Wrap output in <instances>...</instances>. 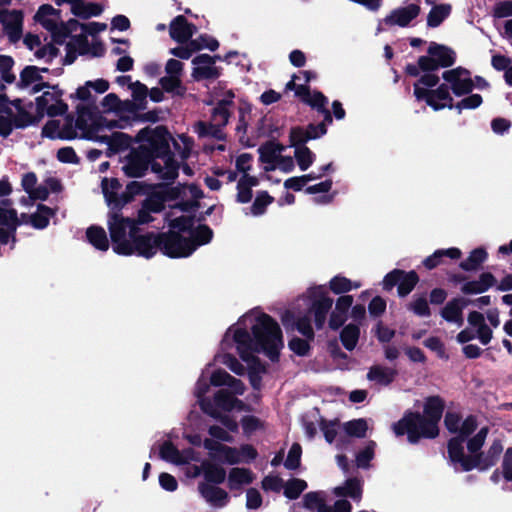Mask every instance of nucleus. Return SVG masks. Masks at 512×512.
I'll return each instance as SVG.
<instances>
[{"label":"nucleus","instance_id":"obj_30","mask_svg":"<svg viewBox=\"0 0 512 512\" xmlns=\"http://www.w3.org/2000/svg\"><path fill=\"white\" fill-rule=\"evenodd\" d=\"M133 254L143 256L145 258H151L160 248V235L146 234L139 236L138 233L134 237L132 243Z\"/></svg>","mask_w":512,"mask_h":512},{"label":"nucleus","instance_id":"obj_1","mask_svg":"<svg viewBox=\"0 0 512 512\" xmlns=\"http://www.w3.org/2000/svg\"><path fill=\"white\" fill-rule=\"evenodd\" d=\"M283 347L279 324L261 310L252 309L226 330L214 361L237 375H244L248 370L251 385L258 389L265 366L257 354L263 353L276 361Z\"/></svg>","mask_w":512,"mask_h":512},{"label":"nucleus","instance_id":"obj_28","mask_svg":"<svg viewBox=\"0 0 512 512\" xmlns=\"http://www.w3.org/2000/svg\"><path fill=\"white\" fill-rule=\"evenodd\" d=\"M203 445L205 449L208 450L209 456L215 460L229 465L240 463V458H238L236 447L221 444L211 438L205 439L203 441Z\"/></svg>","mask_w":512,"mask_h":512},{"label":"nucleus","instance_id":"obj_42","mask_svg":"<svg viewBox=\"0 0 512 512\" xmlns=\"http://www.w3.org/2000/svg\"><path fill=\"white\" fill-rule=\"evenodd\" d=\"M284 149V146L275 142H268L259 148L260 159L265 164V170H270L273 167Z\"/></svg>","mask_w":512,"mask_h":512},{"label":"nucleus","instance_id":"obj_2","mask_svg":"<svg viewBox=\"0 0 512 512\" xmlns=\"http://www.w3.org/2000/svg\"><path fill=\"white\" fill-rule=\"evenodd\" d=\"M201 196V190L194 184L171 189L168 198H181L183 203L174 207L168 219L170 231L160 235L161 251L165 255L171 258L188 257L198 246L210 242L212 230L205 225L194 227V219L184 214Z\"/></svg>","mask_w":512,"mask_h":512},{"label":"nucleus","instance_id":"obj_34","mask_svg":"<svg viewBox=\"0 0 512 512\" xmlns=\"http://www.w3.org/2000/svg\"><path fill=\"white\" fill-rule=\"evenodd\" d=\"M60 6L67 3L71 7V12L78 17L89 18L97 16L101 13L102 9L99 5L94 3H86L83 0H54Z\"/></svg>","mask_w":512,"mask_h":512},{"label":"nucleus","instance_id":"obj_47","mask_svg":"<svg viewBox=\"0 0 512 512\" xmlns=\"http://www.w3.org/2000/svg\"><path fill=\"white\" fill-rule=\"evenodd\" d=\"M148 161L138 157L137 155H131L125 161L122 169L126 175L130 177H140L147 170Z\"/></svg>","mask_w":512,"mask_h":512},{"label":"nucleus","instance_id":"obj_15","mask_svg":"<svg viewBox=\"0 0 512 512\" xmlns=\"http://www.w3.org/2000/svg\"><path fill=\"white\" fill-rule=\"evenodd\" d=\"M106 25L97 22L81 24L75 19L66 22L63 27L66 33H71L70 40L67 42L69 52L84 53L87 48V35H93L105 30Z\"/></svg>","mask_w":512,"mask_h":512},{"label":"nucleus","instance_id":"obj_56","mask_svg":"<svg viewBox=\"0 0 512 512\" xmlns=\"http://www.w3.org/2000/svg\"><path fill=\"white\" fill-rule=\"evenodd\" d=\"M14 60L11 56L0 55V81L4 84L14 82L15 75L12 72Z\"/></svg>","mask_w":512,"mask_h":512},{"label":"nucleus","instance_id":"obj_6","mask_svg":"<svg viewBox=\"0 0 512 512\" xmlns=\"http://www.w3.org/2000/svg\"><path fill=\"white\" fill-rule=\"evenodd\" d=\"M160 456L163 460L178 466H185L184 473L188 478H197L203 474L206 482L221 484L226 478L225 469L217 463L209 460H204L201 465L191 464L192 462H199L200 456L192 448H187L180 451L175 447L171 441H166L160 448Z\"/></svg>","mask_w":512,"mask_h":512},{"label":"nucleus","instance_id":"obj_50","mask_svg":"<svg viewBox=\"0 0 512 512\" xmlns=\"http://www.w3.org/2000/svg\"><path fill=\"white\" fill-rule=\"evenodd\" d=\"M359 336V326L354 323H350L343 327L340 333V340L347 350L352 351L358 343Z\"/></svg>","mask_w":512,"mask_h":512},{"label":"nucleus","instance_id":"obj_26","mask_svg":"<svg viewBox=\"0 0 512 512\" xmlns=\"http://www.w3.org/2000/svg\"><path fill=\"white\" fill-rule=\"evenodd\" d=\"M420 13V6L418 3H409L405 6L394 9L388 16L379 22L377 31L382 30V24L398 25L401 27L407 26L414 18Z\"/></svg>","mask_w":512,"mask_h":512},{"label":"nucleus","instance_id":"obj_14","mask_svg":"<svg viewBox=\"0 0 512 512\" xmlns=\"http://www.w3.org/2000/svg\"><path fill=\"white\" fill-rule=\"evenodd\" d=\"M130 105L131 104L128 102H121L116 94L110 93L106 95L101 102L102 113H96L84 107H78V110H80V112L90 113L95 118L107 117L113 120V125H99V127L95 129V133H99L105 129L112 130L114 128H123L127 124V120L121 118L120 114L126 109V106Z\"/></svg>","mask_w":512,"mask_h":512},{"label":"nucleus","instance_id":"obj_64","mask_svg":"<svg viewBox=\"0 0 512 512\" xmlns=\"http://www.w3.org/2000/svg\"><path fill=\"white\" fill-rule=\"evenodd\" d=\"M375 442H369L365 448L360 451L356 456V463L358 467L361 468H367L369 465V462L374 457V450H375Z\"/></svg>","mask_w":512,"mask_h":512},{"label":"nucleus","instance_id":"obj_29","mask_svg":"<svg viewBox=\"0 0 512 512\" xmlns=\"http://www.w3.org/2000/svg\"><path fill=\"white\" fill-rule=\"evenodd\" d=\"M121 184L115 178H104L102 180V192L110 210H120L128 201L126 193L119 194Z\"/></svg>","mask_w":512,"mask_h":512},{"label":"nucleus","instance_id":"obj_35","mask_svg":"<svg viewBox=\"0 0 512 512\" xmlns=\"http://www.w3.org/2000/svg\"><path fill=\"white\" fill-rule=\"evenodd\" d=\"M94 133L93 137H87L88 139H94L108 144L109 149L113 152L126 149L130 146L131 140L129 136L121 132H113L110 135Z\"/></svg>","mask_w":512,"mask_h":512},{"label":"nucleus","instance_id":"obj_40","mask_svg":"<svg viewBox=\"0 0 512 512\" xmlns=\"http://www.w3.org/2000/svg\"><path fill=\"white\" fill-rule=\"evenodd\" d=\"M17 225V214L13 209L0 208V242L7 243Z\"/></svg>","mask_w":512,"mask_h":512},{"label":"nucleus","instance_id":"obj_59","mask_svg":"<svg viewBox=\"0 0 512 512\" xmlns=\"http://www.w3.org/2000/svg\"><path fill=\"white\" fill-rule=\"evenodd\" d=\"M368 422L365 419H356L345 423L344 429L350 436L362 438L368 430Z\"/></svg>","mask_w":512,"mask_h":512},{"label":"nucleus","instance_id":"obj_20","mask_svg":"<svg viewBox=\"0 0 512 512\" xmlns=\"http://www.w3.org/2000/svg\"><path fill=\"white\" fill-rule=\"evenodd\" d=\"M51 91H45L41 96L36 98V111L38 117L57 116L64 114L68 106L62 101V91L57 86H52Z\"/></svg>","mask_w":512,"mask_h":512},{"label":"nucleus","instance_id":"obj_51","mask_svg":"<svg viewBox=\"0 0 512 512\" xmlns=\"http://www.w3.org/2000/svg\"><path fill=\"white\" fill-rule=\"evenodd\" d=\"M451 6L449 4L434 5L427 17L429 27H438L450 14Z\"/></svg>","mask_w":512,"mask_h":512},{"label":"nucleus","instance_id":"obj_5","mask_svg":"<svg viewBox=\"0 0 512 512\" xmlns=\"http://www.w3.org/2000/svg\"><path fill=\"white\" fill-rule=\"evenodd\" d=\"M211 365L212 364H208L199 377L195 386V396L197 397L201 409L206 414L218 419L226 428L230 429L231 432H237V421L227 415H222L205 395L209 391L210 385L227 386L231 390V393L242 395L245 390L244 384L222 369H216L208 376V369Z\"/></svg>","mask_w":512,"mask_h":512},{"label":"nucleus","instance_id":"obj_62","mask_svg":"<svg viewBox=\"0 0 512 512\" xmlns=\"http://www.w3.org/2000/svg\"><path fill=\"white\" fill-rule=\"evenodd\" d=\"M307 484L302 479H292L284 484V495L289 499H296L306 489Z\"/></svg>","mask_w":512,"mask_h":512},{"label":"nucleus","instance_id":"obj_61","mask_svg":"<svg viewBox=\"0 0 512 512\" xmlns=\"http://www.w3.org/2000/svg\"><path fill=\"white\" fill-rule=\"evenodd\" d=\"M273 201V198L266 192H259L250 207V214L253 216H260L264 214L268 205Z\"/></svg>","mask_w":512,"mask_h":512},{"label":"nucleus","instance_id":"obj_17","mask_svg":"<svg viewBox=\"0 0 512 512\" xmlns=\"http://www.w3.org/2000/svg\"><path fill=\"white\" fill-rule=\"evenodd\" d=\"M34 18L45 29L51 32L57 43H63L67 38L70 39L71 33H66L65 29H63L66 23L62 22L60 11L53 6L49 4L40 6Z\"/></svg>","mask_w":512,"mask_h":512},{"label":"nucleus","instance_id":"obj_8","mask_svg":"<svg viewBox=\"0 0 512 512\" xmlns=\"http://www.w3.org/2000/svg\"><path fill=\"white\" fill-rule=\"evenodd\" d=\"M442 412V401L437 397H431L424 406L425 416L408 413L393 425V430L398 436L407 434L411 443H416L422 437L434 438L438 434L437 424Z\"/></svg>","mask_w":512,"mask_h":512},{"label":"nucleus","instance_id":"obj_9","mask_svg":"<svg viewBox=\"0 0 512 512\" xmlns=\"http://www.w3.org/2000/svg\"><path fill=\"white\" fill-rule=\"evenodd\" d=\"M99 125H113V120L107 117L95 118L87 112L78 110V117L73 123L70 118L50 120L43 128V135L51 139H73L76 137H93Z\"/></svg>","mask_w":512,"mask_h":512},{"label":"nucleus","instance_id":"obj_24","mask_svg":"<svg viewBox=\"0 0 512 512\" xmlns=\"http://www.w3.org/2000/svg\"><path fill=\"white\" fill-rule=\"evenodd\" d=\"M445 425L449 431L457 433L452 439H463L465 449L467 448L468 440L472 437L471 434L477 428L476 419L473 416H469L461 421L458 415L454 413H448L445 416Z\"/></svg>","mask_w":512,"mask_h":512},{"label":"nucleus","instance_id":"obj_53","mask_svg":"<svg viewBox=\"0 0 512 512\" xmlns=\"http://www.w3.org/2000/svg\"><path fill=\"white\" fill-rule=\"evenodd\" d=\"M243 433L250 437L258 432L265 430V423L262 419L254 415H246L241 419Z\"/></svg>","mask_w":512,"mask_h":512},{"label":"nucleus","instance_id":"obj_27","mask_svg":"<svg viewBox=\"0 0 512 512\" xmlns=\"http://www.w3.org/2000/svg\"><path fill=\"white\" fill-rule=\"evenodd\" d=\"M220 59H222L220 55H198L192 60V64L194 65L192 76L196 80L215 79L219 77L220 70L215 66V62Z\"/></svg>","mask_w":512,"mask_h":512},{"label":"nucleus","instance_id":"obj_57","mask_svg":"<svg viewBox=\"0 0 512 512\" xmlns=\"http://www.w3.org/2000/svg\"><path fill=\"white\" fill-rule=\"evenodd\" d=\"M130 90L133 97V106L136 109H143L148 95L147 87L144 84L136 81L134 83H130Z\"/></svg>","mask_w":512,"mask_h":512},{"label":"nucleus","instance_id":"obj_48","mask_svg":"<svg viewBox=\"0 0 512 512\" xmlns=\"http://www.w3.org/2000/svg\"><path fill=\"white\" fill-rule=\"evenodd\" d=\"M362 286L361 282L359 281H352L344 276L337 275L334 276L329 281V289L334 294H344L347 292H350L353 289H358Z\"/></svg>","mask_w":512,"mask_h":512},{"label":"nucleus","instance_id":"obj_16","mask_svg":"<svg viewBox=\"0 0 512 512\" xmlns=\"http://www.w3.org/2000/svg\"><path fill=\"white\" fill-rule=\"evenodd\" d=\"M353 296L342 295L337 298L335 307L329 312L328 325L332 330L339 329L348 319V313L350 312L351 318L359 321L365 317L366 308L362 304L353 306Z\"/></svg>","mask_w":512,"mask_h":512},{"label":"nucleus","instance_id":"obj_13","mask_svg":"<svg viewBox=\"0 0 512 512\" xmlns=\"http://www.w3.org/2000/svg\"><path fill=\"white\" fill-rule=\"evenodd\" d=\"M33 116L20 105V100L9 102L0 95V134L8 136L14 128L26 127L33 122Z\"/></svg>","mask_w":512,"mask_h":512},{"label":"nucleus","instance_id":"obj_45","mask_svg":"<svg viewBox=\"0 0 512 512\" xmlns=\"http://www.w3.org/2000/svg\"><path fill=\"white\" fill-rule=\"evenodd\" d=\"M461 256V251L458 248H448V249H439L436 250L432 255L428 256L424 261L423 265L427 269H433L438 266L443 257H448L450 259H458Z\"/></svg>","mask_w":512,"mask_h":512},{"label":"nucleus","instance_id":"obj_3","mask_svg":"<svg viewBox=\"0 0 512 512\" xmlns=\"http://www.w3.org/2000/svg\"><path fill=\"white\" fill-rule=\"evenodd\" d=\"M333 299L323 285L309 287L298 296L291 305L280 315L281 322L286 329L295 328L304 339L293 337L288 342L291 351L299 356L309 352V341L315 337L312 320L316 329L324 328L327 317L332 309Z\"/></svg>","mask_w":512,"mask_h":512},{"label":"nucleus","instance_id":"obj_41","mask_svg":"<svg viewBox=\"0 0 512 512\" xmlns=\"http://www.w3.org/2000/svg\"><path fill=\"white\" fill-rule=\"evenodd\" d=\"M397 375V371L393 368L382 365L372 366L368 373L367 379L380 386H387L393 382Z\"/></svg>","mask_w":512,"mask_h":512},{"label":"nucleus","instance_id":"obj_60","mask_svg":"<svg viewBox=\"0 0 512 512\" xmlns=\"http://www.w3.org/2000/svg\"><path fill=\"white\" fill-rule=\"evenodd\" d=\"M418 282V276L414 271L405 273L402 271L401 280L398 286V293L400 296L408 295Z\"/></svg>","mask_w":512,"mask_h":512},{"label":"nucleus","instance_id":"obj_44","mask_svg":"<svg viewBox=\"0 0 512 512\" xmlns=\"http://www.w3.org/2000/svg\"><path fill=\"white\" fill-rule=\"evenodd\" d=\"M494 283V277L490 273H484L478 280L467 282L462 291L466 294H479L489 289Z\"/></svg>","mask_w":512,"mask_h":512},{"label":"nucleus","instance_id":"obj_54","mask_svg":"<svg viewBox=\"0 0 512 512\" xmlns=\"http://www.w3.org/2000/svg\"><path fill=\"white\" fill-rule=\"evenodd\" d=\"M53 211L44 205H40L36 213L30 216L31 225L36 229H43L49 224Z\"/></svg>","mask_w":512,"mask_h":512},{"label":"nucleus","instance_id":"obj_19","mask_svg":"<svg viewBox=\"0 0 512 512\" xmlns=\"http://www.w3.org/2000/svg\"><path fill=\"white\" fill-rule=\"evenodd\" d=\"M467 321L471 328L462 330L457 335L459 343H466L474 338H478L481 344L487 345L492 339V330L486 325L483 314L473 311L469 313Z\"/></svg>","mask_w":512,"mask_h":512},{"label":"nucleus","instance_id":"obj_52","mask_svg":"<svg viewBox=\"0 0 512 512\" xmlns=\"http://www.w3.org/2000/svg\"><path fill=\"white\" fill-rule=\"evenodd\" d=\"M304 506L309 510L317 512H332L331 507L326 506L325 499L320 492H310L304 496Z\"/></svg>","mask_w":512,"mask_h":512},{"label":"nucleus","instance_id":"obj_21","mask_svg":"<svg viewBox=\"0 0 512 512\" xmlns=\"http://www.w3.org/2000/svg\"><path fill=\"white\" fill-rule=\"evenodd\" d=\"M21 186L31 200L44 201L48 198L50 191L57 189L58 182L54 178L38 182L37 176L33 172H28L22 176Z\"/></svg>","mask_w":512,"mask_h":512},{"label":"nucleus","instance_id":"obj_55","mask_svg":"<svg viewBox=\"0 0 512 512\" xmlns=\"http://www.w3.org/2000/svg\"><path fill=\"white\" fill-rule=\"evenodd\" d=\"M173 146L182 160L188 159L192 153V140L184 134L177 135L172 139Z\"/></svg>","mask_w":512,"mask_h":512},{"label":"nucleus","instance_id":"obj_33","mask_svg":"<svg viewBox=\"0 0 512 512\" xmlns=\"http://www.w3.org/2000/svg\"><path fill=\"white\" fill-rule=\"evenodd\" d=\"M0 22L8 31L11 39L19 38L22 28V13L20 11L0 9Z\"/></svg>","mask_w":512,"mask_h":512},{"label":"nucleus","instance_id":"obj_49","mask_svg":"<svg viewBox=\"0 0 512 512\" xmlns=\"http://www.w3.org/2000/svg\"><path fill=\"white\" fill-rule=\"evenodd\" d=\"M87 239L91 245L100 251H106L109 248V241L106 232L101 227L92 226L87 229Z\"/></svg>","mask_w":512,"mask_h":512},{"label":"nucleus","instance_id":"obj_31","mask_svg":"<svg viewBox=\"0 0 512 512\" xmlns=\"http://www.w3.org/2000/svg\"><path fill=\"white\" fill-rule=\"evenodd\" d=\"M198 490L201 496L214 507H224L228 503L229 495L222 488L201 482Z\"/></svg>","mask_w":512,"mask_h":512},{"label":"nucleus","instance_id":"obj_63","mask_svg":"<svg viewBox=\"0 0 512 512\" xmlns=\"http://www.w3.org/2000/svg\"><path fill=\"white\" fill-rule=\"evenodd\" d=\"M191 45L196 48V51L202 49L215 51L219 47V42L215 38L205 34L191 40Z\"/></svg>","mask_w":512,"mask_h":512},{"label":"nucleus","instance_id":"obj_58","mask_svg":"<svg viewBox=\"0 0 512 512\" xmlns=\"http://www.w3.org/2000/svg\"><path fill=\"white\" fill-rule=\"evenodd\" d=\"M486 257H487L486 251L482 248H477L470 253L469 257L466 260L461 262L460 266L462 269L467 270V271L474 270L482 262L485 261Z\"/></svg>","mask_w":512,"mask_h":512},{"label":"nucleus","instance_id":"obj_43","mask_svg":"<svg viewBox=\"0 0 512 512\" xmlns=\"http://www.w3.org/2000/svg\"><path fill=\"white\" fill-rule=\"evenodd\" d=\"M258 185V179L254 176H241L237 184V201L247 203L252 198V188Z\"/></svg>","mask_w":512,"mask_h":512},{"label":"nucleus","instance_id":"obj_7","mask_svg":"<svg viewBox=\"0 0 512 512\" xmlns=\"http://www.w3.org/2000/svg\"><path fill=\"white\" fill-rule=\"evenodd\" d=\"M141 148L153 157L152 171L163 180H173L178 175L179 165L168 151L169 134L163 127L142 129L137 135Z\"/></svg>","mask_w":512,"mask_h":512},{"label":"nucleus","instance_id":"obj_39","mask_svg":"<svg viewBox=\"0 0 512 512\" xmlns=\"http://www.w3.org/2000/svg\"><path fill=\"white\" fill-rule=\"evenodd\" d=\"M213 405L216 407L218 411L219 409L223 411H242L245 408V404L242 401L236 399L233 395H231V393H229L225 389L219 390L215 394Z\"/></svg>","mask_w":512,"mask_h":512},{"label":"nucleus","instance_id":"obj_46","mask_svg":"<svg viewBox=\"0 0 512 512\" xmlns=\"http://www.w3.org/2000/svg\"><path fill=\"white\" fill-rule=\"evenodd\" d=\"M334 494L337 496L350 497L355 501H359L362 495V484L358 479H348L342 486L334 489Z\"/></svg>","mask_w":512,"mask_h":512},{"label":"nucleus","instance_id":"obj_36","mask_svg":"<svg viewBox=\"0 0 512 512\" xmlns=\"http://www.w3.org/2000/svg\"><path fill=\"white\" fill-rule=\"evenodd\" d=\"M255 474L246 468L234 467L230 469L227 477V484L230 490H240L243 486L251 484Z\"/></svg>","mask_w":512,"mask_h":512},{"label":"nucleus","instance_id":"obj_10","mask_svg":"<svg viewBox=\"0 0 512 512\" xmlns=\"http://www.w3.org/2000/svg\"><path fill=\"white\" fill-rule=\"evenodd\" d=\"M119 211H110L107 221L113 250L120 255H132L131 243L138 233V227L135 220L122 216Z\"/></svg>","mask_w":512,"mask_h":512},{"label":"nucleus","instance_id":"obj_18","mask_svg":"<svg viewBox=\"0 0 512 512\" xmlns=\"http://www.w3.org/2000/svg\"><path fill=\"white\" fill-rule=\"evenodd\" d=\"M233 97V93L228 91L223 99H216L217 106L213 109L211 123L207 125L201 122L197 125L199 135H217L218 129L227 124L230 116L229 106Z\"/></svg>","mask_w":512,"mask_h":512},{"label":"nucleus","instance_id":"obj_32","mask_svg":"<svg viewBox=\"0 0 512 512\" xmlns=\"http://www.w3.org/2000/svg\"><path fill=\"white\" fill-rule=\"evenodd\" d=\"M194 25L189 24L183 16H177L170 24V36L179 43L187 42L195 33Z\"/></svg>","mask_w":512,"mask_h":512},{"label":"nucleus","instance_id":"obj_4","mask_svg":"<svg viewBox=\"0 0 512 512\" xmlns=\"http://www.w3.org/2000/svg\"><path fill=\"white\" fill-rule=\"evenodd\" d=\"M487 433V427H482L468 440L466 449L463 439L456 438L449 441V458L456 470H487L497 462L503 451V445L500 440L493 441L486 453H478L485 442Z\"/></svg>","mask_w":512,"mask_h":512},{"label":"nucleus","instance_id":"obj_12","mask_svg":"<svg viewBox=\"0 0 512 512\" xmlns=\"http://www.w3.org/2000/svg\"><path fill=\"white\" fill-rule=\"evenodd\" d=\"M315 78L316 74L314 72L300 71L286 84V88L288 90H294L295 94L301 97L305 103L321 112L324 115L325 121L331 123L332 117L329 110L326 108L328 103L327 98L318 91L310 92L304 84L297 82L303 80L304 83H308L310 80Z\"/></svg>","mask_w":512,"mask_h":512},{"label":"nucleus","instance_id":"obj_38","mask_svg":"<svg viewBox=\"0 0 512 512\" xmlns=\"http://www.w3.org/2000/svg\"><path fill=\"white\" fill-rule=\"evenodd\" d=\"M428 53L436 60L437 65L442 67L453 65L456 59V54L451 48L435 42L430 43Z\"/></svg>","mask_w":512,"mask_h":512},{"label":"nucleus","instance_id":"obj_25","mask_svg":"<svg viewBox=\"0 0 512 512\" xmlns=\"http://www.w3.org/2000/svg\"><path fill=\"white\" fill-rule=\"evenodd\" d=\"M48 72L47 68H38L36 66H26L20 73V79L17 86L20 89L27 90L30 94L39 92L48 84L43 81L42 73Z\"/></svg>","mask_w":512,"mask_h":512},{"label":"nucleus","instance_id":"obj_22","mask_svg":"<svg viewBox=\"0 0 512 512\" xmlns=\"http://www.w3.org/2000/svg\"><path fill=\"white\" fill-rule=\"evenodd\" d=\"M415 97L418 101H425L435 111L453 107V98L445 84H441L429 92H424L416 87Z\"/></svg>","mask_w":512,"mask_h":512},{"label":"nucleus","instance_id":"obj_11","mask_svg":"<svg viewBox=\"0 0 512 512\" xmlns=\"http://www.w3.org/2000/svg\"><path fill=\"white\" fill-rule=\"evenodd\" d=\"M326 133L324 123L310 125L306 130L295 127L290 131V143L295 147V158L302 171H306L314 162L315 154L303 144L309 140L319 138Z\"/></svg>","mask_w":512,"mask_h":512},{"label":"nucleus","instance_id":"obj_37","mask_svg":"<svg viewBox=\"0 0 512 512\" xmlns=\"http://www.w3.org/2000/svg\"><path fill=\"white\" fill-rule=\"evenodd\" d=\"M466 305L467 301L463 298L453 299L442 309L441 315L446 321L461 326L463 324L462 312Z\"/></svg>","mask_w":512,"mask_h":512},{"label":"nucleus","instance_id":"obj_23","mask_svg":"<svg viewBox=\"0 0 512 512\" xmlns=\"http://www.w3.org/2000/svg\"><path fill=\"white\" fill-rule=\"evenodd\" d=\"M442 78L450 85V88L456 96L468 94L474 88V81L471 78V73L462 67L444 71Z\"/></svg>","mask_w":512,"mask_h":512}]
</instances>
